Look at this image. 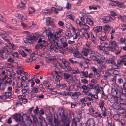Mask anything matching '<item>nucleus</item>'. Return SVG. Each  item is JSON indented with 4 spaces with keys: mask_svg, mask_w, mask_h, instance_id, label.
<instances>
[{
    "mask_svg": "<svg viewBox=\"0 0 126 126\" xmlns=\"http://www.w3.org/2000/svg\"><path fill=\"white\" fill-rule=\"evenodd\" d=\"M91 53V57L93 58L94 60H96L97 62L99 63H101V55L100 54H99L97 52L94 51H92Z\"/></svg>",
    "mask_w": 126,
    "mask_h": 126,
    "instance_id": "nucleus-8",
    "label": "nucleus"
},
{
    "mask_svg": "<svg viewBox=\"0 0 126 126\" xmlns=\"http://www.w3.org/2000/svg\"><path fill=\"white\" fill-rule=\"evenodd\" d=\"M4 83H1L0 84V90L2 91H4L5 88Z\"/></svg>",
    "mask_w": 126,
    "mask_h": 126,
    "instance_id": "nucleus-51",
    "label": "nucleus"
},
{
    "mask_svg": "<svg viewBox=\"0 0 126 126\" xmlns=\"http://www.w3.org/2000/svg\"><path fill=\"white\" fill-rule=\"evenodd\" d=\"M119 92H118L114 88H113L112 89L111 94L113 96H115L116 97H119Z\"/></svg>",
    "mask_w": 126,
    "mask_h": 126,
    "instance_id": "nucleus-25",
    "label": "nucleus"
},
{
    "mask_svg": "<svg viewBox=\"0 0 126 126\" xmlns=\"http://www.w3.org/2000/svg\"><path fill=\"white\" fill-rule=\"evenodd\" d=\"M63 77L64 80L68 84L71 85V86H73L76 81L78 80L77 78H74L71 75L67 73H63Z\"/></svg>",
    "mask_w": 126,
    "mask_h": 126,
    "instance_id": "nucleus-4",
    "label": "nucleus"
},
{
    "mask_svg": "<svg viewBox=\"0 0 126 126\" xmlns=\"http://www.w3.org/2000/svg\"><path fill=\"white\" fill-rule=\"evenodd\" d=\"M12 92H6L1 95V99H5L7 98H12Z\"/></svg>",
    "mask_w": 126,
    "mask_h": 126,
    "instance_id": "nucleus-14",
    "label": "nucleus"
},
{
    "mask_svg": "<svg viewBox=\"0 0 126 126\" xmlns=\"http://www.w3.org/2000/svg\"><path fill=\"white\" fill-rule=\"evenodd\" d=\"M81 94V93L80 92H76L72 94L71 98L73 99H76L78 98L79 96Z\"/></svg>",
    "mask_w": 126,
    "mask_h": 126,
    "instance_id": "nucleus-26",
    "label": "nucleus"
},
{
    "mask_svg": "<svg viewBox=\"0 0 126 126\" xmlns=\"http://www.w3.org/2000/svg\"><path fill=\"white\" fill-rule=\"evenodd\" d=\"M101 19L102 20L103 22L105 23H107L110 20V17L109 16H104Z\"/></svg>",
    "mask_w": 126,
    "mask_h": 126,
    "instance_id": "nucleus-28",
    "label": "nucleus"
},
{
    "mask_svg": "<svg viewBox=\"0 0 126 126\" xmlns=\"http://www.w3.org/2000/svg\"><path fill=\"white\" fill-rule=\"evenodd\" d=\"M92 96L93 94L90 93L89 95H88L87 98L88 100L87 101H91L92 102H93V98Z\"/></svg>",
    "mask_w": 126,
    "mask_h": 126,
    "instance_id": "nucleus-37",
    "label": "nucleus"
},
{
    "mask_svg": "<svg viewBox=\"0 0 126 126\" xmlns=\"http://www.w3.org/2000/svg\"><path fill=\"white\" fill-rule=\"evenodd\" d=\"M39 119H41V121L40 122L38 123L39 125H40L41 126H47V122L44 118H43L42 119H41L40 117Z\"/></svg>",
    "mask_w": 126,
    "mask_h": 126,
    "instance_id": "nucleus-22",
    "label": "nucleus"
},
{
    "mask_svg": "<svg viewBox=\"0 0 126 126\" xmlns=\"http://www.w3.org/2000/svg\"><path fill=\"white\" fill-rule=\"evenodd\" d=\"M77 31H76L75 32V34H73L72 36L73 37L74 39H77L78 37L80 35V32H76Z\"/></svg>",
    "mask_w": 126,
    "mask_h": 126,
    "instance_id": "nucleus-45",
    "label": "nucleus"
},
{
    "mask_svg": "<svg viewBox=\"0 0 126 126\" xmlns=\"http://www.w3.org/2000/svg\"><path fill=\"white\" fill-rule=\"evenodd\" d=\"M37 43L38 44L36 45L35 46V49L37 50L39 48L44 49L48 45V44L47 42L41 38L38 39Z\"/></svg>",
    "mask_w": 126,
    "mask_h": 126,
    "instance_id": "nucleus-5",
    "label": "nucleus"
},
{
    "mask_svg": "<svg viewBox=\"0 0 126 126\" xmlns=\"http://www.w3.org/2000/svg\"><path fill=\"white\" fill-rule=\"evenodd\" d=\"M53 117L52 116H49L47 118V121L50 123H52V121Z\"/></svg>",
    "mask_w": 126,
    "mask_h": 126,
    "instance_id": "nucleus-64",
    "label": "nucleus"
},
{
    "mask_svg": "<svg viewBox=\"0 0 126 126\" xmlns=\"http://www.w3.org/2000/svg\"><path fill=\"white\" fill-rule=\"evenodd\" d=\"M118 92H119V97L121 99H126V89H122L120 87H119Z\"/></svg>",
    "mask_w": 126,
    "mask_h": 126,
    "instance_id": "nucleus-11",
    "label": "nucleus"
},
{
    "mask_svg": "<svg viewBox=\"0 0 126 126\" xmlns=\"http://www.w3.org/2000/svg\"><path fill=\"white\" fill-rule=\"evenodd\" d=\"M82 26H83V28H82L85 31H87L88 29L89 28V27L87 25H86V24H84Z\"/></svg>",
    "mask_w": 126,
    "mask_h": 126,
    "instance_id": "nucleus-62",
    "label": "nucleus"
},
{
    "mask_svg": "<svg viewBox=\"0 0 126 126\" xmlns=\"http://www.w3.org/2000/svg\"><path fill=\"white\" fill-rule=\"evenodd\" d=\"M85 125V126H94V121L92 119H90L88 120Z\"/></svg>",
    "mask_w": 126,
    "mask_h": 126,
    "instance_id": "nucleus-19",
    "label": "nucleus"
},
{
    "mask_svg": "<svg viewBox=\"0 0 126 126\" xmlns=\"http://www.w3.org/2000/svg\"><path fill=\"white\" fill-rule=\"evenodd\" d=\"M15 16L16 17H18L19 19H20L22 21H23L24 20V19L23 18V16L21 14H15Z\"/></svg>",
    "mask_w": 126,
    "mask_h": 126,
    "instance_id": "nucleus-43",
    "label": "nucleus"
},
{
    "mask_svg": "<svg viewBox=\"0 0 126 126\" xmlns=\"http://www.w3.org/2000/svg\"><path fill=\"white\" fill-rule=\"evenodd\" d=\"M2 80L4 84L11 85L12 83L13 76L11 73L8 74L5 71H2L1 73Z\"/></svg>",
    "mask_w": 126,
    "mask_h": 126,
    "instance_id": "nucleus-1",
    "label": "nucleus"
},
{
    "mask_svg": "<svg viewBox=\"0 0 126 126\" xmlns=\"http://www.w3.org/2000/svg\"><path fill=\"white\" fill-rule=\"evenodd\" d=\"M59 38H57V39H54V42L55 44V47L56 49L59 50L60 52L61 53L63 54V55H66L67 53L64 51L63 49H62V46H61V43H59L58 41L59 40Z\"/></svg>",
    "mask_w": 126,
    "mask_h": 126,
    "instance_id": "nucleus-6",
    "label": "nucleus"
},
{
    "mask_svg": "<svg viewBox=\"0 0 126 126\" xmlns=\"http://www.w3.org/2000/svg\"><path fill=\"white\" fill-rule=\"evenodd\" d=\"M24 32L26 34L27 36L26 38L23 39L24 42L26 44H31L32 43V36L29 34V32L28 31H25Z\"/></svg>",
    "mask_w": 126,
    "mask_h": 126,
    "instance_id": "nucleus-12",
    "label": "nucleus"
},
{
    "mask_svg": "<svg viewBox=\"0 0 126 126\" xmlns=\"http://www.w3.org/2000/svg\"><path fill=\"white\" fill-rule=\"evenodd\" d=\"M2 49L4 53H12L13 52L12 49L9 47L8 48L4 47L2 48Z\"/></svg>",
    "mask_w": 126,
    "mask_h": 126,
    "instance_id": "nucleus-23",
    "label": "nucleus"
},
{
    "mask_svg": "<svg viewBox=\"0 0 126 126\" xmlns=\"http://www.w3.org/2000/svg\"><path fill=\"white\" fill-rule=\"evenodd\" d=\"M102 29V27L101 26H97L93 28V30L96 33L100 32Z\"/></svg>",
    "mask_w": 126,
    "mask_h": 126,
    "instance_id": "nucleus-33",
    "label": "nucleus"
},
{
    "mask_svg": "<svg viewBox=\"0 0 126 126\" xmlns=\"http://www.w3.org/2000/svg\"><path fill=\"white\" fill-rule=\"evenodd\" d=\"M106 111H103V112H101V116L100 117L102 118H104L106 117L107 115V113L106 112Z\"/></svg>",
    "mask_w": 126,
    "mask_h": 126,
    "instance_id": "nucleus-55",
    "label": "nucleus"
},
{
    "mask_svg": "<svg viewBox=\"0 0 126 126\" xmlns=\"http://www.w3.org/2000/svg\"><path fill=\"white\" fill-rule=\"evenodd\" d=\"M80 20L78 19L76 20V23L77 24L79 25L80 27H82L84 24V19L83 17H81L80 18Z\"/></svg>",
    "mask_w": 126,
    "mask_h": 126,
    "instance_id": "nucleus-20",
    "label": "nucleus"
},
{
    "mask_svg": "<svg viewBox=\"0 0 126 126\" xmlns=\"http://www.w3.org/2000/svg\"><path fill=\"white\" fill-rule=\"evenodd\" d=\"M15 92L17 94H19L20 93L21 91V88L19 86H17L15 88Z\"/></svg>",
    "mask_w": 126,
    "mask_h": 126,
    "instance_id": "nucleus-29",
    "label": "nucleus"
},
{
    "mask_svg": "<svg viewBox=\"0 0 126 126\" xmlns=\"http://www.w3.org/2000/svg\"><path fill=\"white\" fill-rule=\"evenodd\" d=\"M96 85V84H93L91 83H90L87 85V87L88 89H94L95 88V86Z\"/></svg>",
    "mask_w": 126,
    "mask_h": 126,
    "instance_id": "nucleus-41",
    "label": "nucleus"
},
{
    "mask_svg": "<svg viewBox=\"0 0 126 126\" xmlns=\"http://www.w3.org/2000/svg\"><path fill=\"white\" fill-rule=\"evenodd\" d=\"M106 46L104 45H102V46L99 45L97 46V48L99 50H102L103 51H105V49L106 48H105Z\"/></svg>",
    "mask_w": 126,
    "mask_h": 126,
    "instance_id": "nucleus-40",
    "label": "nucleus"
},
{
    "mask_svg": "<svg viewBox=\"0 0 126 126\" xmlns=\"http://www.w3.org/2000/svg\"><path fill=\"white\" fill-rule=\"evenodd\" d=\"M93 115L94 116L95 118L100 117L101 116V114L97 112H95Z\"/></svg>",
    "mask_w": 126,
    "mask_h": 126,
    "instance_id": "nucleus-53",
    "label": "nucleus"
},
{
    "mask_svg": "<svg viewBox=\"0 0 126 126\" xmlns=\"http://www.w3.org/2000/svg\"><path fill=\"white\" fill-rule=\"evenodd\" d=\"M11 44L10 42V43H9L7 42H0V45H2L3 46H4V47H7L8 48L9 47H10V44Z\"/></svg>",
    "mask_w": 126,
    "mask_h": 126,
    "instance_id": "nucleus-34",
    "label": "nucleus"
},
{
    "mask_svg": "<svg viewBox=\"0 0 126 126\" xmlns=\"http://www.w3.org/2000/svg\"><path fill=\"white\" fill-rule=\"evenodd\" d=\"M105 103L104 102L103 100H102L100 102L99 104V106L100 108L102 111H106V108L104 106Z\"/></svg>",
    "mask_w": 126,
    "mask_h": 126,
    "instance_id": "nucleus-21",
    "label": "nucleus"
},
{
    "mask_svg": "<svg viewBox=\"0 0 126 126\" xmlns=\"http://www.w3.org/2000/svg\"><path fill=\"white\" fill-rule=\"evenodd\" d=\"M12 53H6L4 55V57L6 59H7L9 57H10V56L11 55Z\"/></svg>",
    "mask_w": 126,
    "mask_h": 126,
    "instance_id": "nucleus-63",
    "label": "nucleus"
},
{
    "mask_svg": "<svg viewBox=\"0 0 126 126\" xmlns=\"http://www.w3.org/2000/svg\"><path fill=\"white\" fill-rule=\"evenodd\" d=\"M106 33L105 32H102L101 34V37L99 38V39L101 41H104L106 40V37L105 36Z\"/></svg>",
    "mask_w": 126,
    "mask_h": 126,
    "instance_id": "nucleus-27",
    "label": "nucleus"
},
{
    "mask_svg": "<svg viewBox=\"0 0 126 126\" xmlns=\"http://www.w3.org/2000/svg\"><path fill=\"white\" fill-rule=\"evenodd\" d=\"M61 46H62V49H63L65 51V48H67V47L68 44L67 43L65 42H62Z\"/></svg>",
    "mask_w": 126,
    "mask_h": 126,
    "instance_id": "nucleus-36",
    "label": "nucleus"
},
{
    "mask_svg": "<svg viewBox=\"0 0 126 126\" xmlns=\"http://www.w3.org/2000/svg\"><path fill=\"white\" fill-rule=\"evenodd\" d=\"M107 62L109 63H111L113 64L114 62V60L112 59H110L109 60H107Z\"/></svg>",
    "mask_w": 126,
    "mask_h": 126,
    "instance_id": "nucleus-59",
    "label": "nucleus"
},
{
    "mask_svg": "<svg viewBox=\"0 0 126 126\" xmlns=\"http://www.w3.org/2000/svg\"><path fill=\"white\" fill-rule=\"evenodd\" d=\"M111 75V74L109 72H106L105 74L104 75V79L106 80L108 77H110Z\"/></svg>",
    "mask_w": 126,
    "mask_h": 126,
    "instance_id": "nucleus-42",
    "label": "nucleus"
},
{
    "mask_svg": "<svg viewBox=\"0 0 126 126\" xmlns=\"http://www.w3.org/2000/svg\"><path fill=\"white\" fill-rule=\"evenodd\" d=\"M112 67L114 69H116L119 68V66L115 62L112 64Z\"/></svg>",
    "mask_w": 126,
    "mask_h": 126,
    "instance_id": "nucleus-60",
    "label": "nucleus"
},
{
    "mask_svg": "<svg viewBox=\"0 0 126 126\" xmlns=\"http://www.w3.org/2000/svg\"><path fill=\"white\" fill-rule=\"evenodd\" d=\"M121 99L119 97H115L111 98L110 102L111 103H117L118 104H121L120 102Z\"/></svg>",
    "mask_w": 126,
    "mask_h": 126,
    "instance_id": "nucleus-17",
    "label": "nucleus"
},
{
    "mask_svg": "<svg viewBox=\"0 0 126 126\" xmlns=\"http://www.w3.org/2000/svg\"><path fill=\"white\" fill-rule=\"evenodd\" d=\"M81 83L84 84H87L88 83V80L85 79H81Z\"/></svg>",
    "mask_w": 126,
    "mask_h": 126,
    "instance_id": "nucleus-61",
    "label": "nucleus"
},
{
    "mask_svg": "<svg viewBox=\"0 0 126 126\" xmlns=\"http://www.w3.org/2000/svg\"><path fill=\"white\" fill-rule=\"evenodd\" d=\"M110 44L113 47H116L117 46V44L115 41H110Z\"/></svg>",
    "mask_w": 126,
    "mask_h": 126,
    "instance_id": "nucleus-50",
    "label": "nucleus"
},
{
    "mask_svg": "<svg viewBox=\"0 0 126 126\" xmlns=\"http://www.w3.org/2000/svg\"><path fill=\"white\" fill-rule=\"evenodd\" d=\"M77 122L75 121L74 119L72 120V122L71 123V126H77Z\"/></svg>",
    "mask_w": 126,
    "mask_h": 126,
    "instance_id": "nucleus-57",
    "label": "nucleus"
},
{
    "mask_svg": "<svg viewBox=\"0 0 126 126\" xmlns=\"http://www.w3.org/2000/svg\"><path fill=\"white\" fill-rule=\"evenodd\" d=\"M37 116H33L32 115V117L33 118V124H35V125H36L37 122Z\"/></svg>",
    "mask_w": 126,
    "mask_h": 126,
    "instance_id": "nucleus-46",
    "label": "nucleus"
},
{
    "mask_svg": "<svg viewBox=\"0 0 126 126\" xmlns=\"http://www.w3.org/2000/svg\"><path fill=\"white\" fill-rule=\"evenodd\" d=\"M13 118L16 122H19L23 120V117L20 114L16 113L13 115Z\"/></svg>",
    "mask_w": 126,
    "mask_h": 126,
    "instance_id": "nucleus-15",
    "label": "nucleus"
},
{
    "mask_svg": "<svg viewBox=\"0 0 126 126\" xmlns=\"http://www.w3.org/2000/svg\"><path fill=\"white\" fill-rule=\"evenodd\" d=\"M105 48L107 49V50L111 51H113L114 49V47L112 46H106Z\"/></svg>",
    "mask_w": 126,
    "mask_h": 126,
    "instance_id": "nucleus-52",
    "label": "nucleus"
},
{
    "mask_svg": "<svg viewBox=\"0 0 126 126\" xmlns=\"http://www.w3.org/2000/svg\"><path fill=\"white\" fill-rule=\"evenodd\" d=\"M46 23L48 26H51L52 28H54L55 26L53 21L49 17H47L46 18Z\"/></svg>",
    "mask_w": 126,
    "mask_h": 126,
    "instance_id": "nucleus-16",
    "label": "nucleus"
},
{
    "mask_svg": "<svg viewBox=\"0 0 126 126\" xmlns=\"http://www.w3.org/2000/svg\"><path fill=\"white\" fill-rule=\"evenodd\" d=\"M89 111L90 113L92 114H94V113L95 111V110L94 109L93 107L91 106L89 107Z\"/></svg>",
    "mask_w": 126,
    "mask_h": 126,
    "instance_id": "nucleus-47",
    "label": "nucleus"
},
{
    "mask_svg": "<svg viewBox=\"0 0 126 126\" xmlns=\"http://www.w3.org/2000/svg\"><path fill=\"white\" fill-rule=\"evenodd\" d=\"M81 73L83 77L88 78V72L87 71H81Z\"/></svg>",
    "mask_w": 126,
    "mask_h": 126,
    "instance_id": "nucleus-32",
    "label": "nucleus"
},
{
    "mask_svg": "<svg viewBox=\"0 0 126 126\" xmlns=\"http://www.w3.org/2000/svg\"><path fill=\"white\" fill-rule=\"evenodd\" d=\"M20 77H17L21 81V86L22 87L25 88L27 86V83H30L32 86V82L30 80V75L28 74L25 75H24L20 76Z\"/></svg>",
    "mask_w": 126,
    "mask_h": 126,
    "instance_id": "nucleus-3",
    "label": "nucleus"
},
{
    "mask_svg": "<svg viewBox=\"0 0 126 126\" xmlns=\"http://www.w3.org/2000/svg\"><path fill=\"white\" fill-rule=\"evenodd\" d=\"M120 104H114L113 105V107H114V109L116 110H118L120 108Z\"/></svg>",
    "mask_w": 126,
    "mask_h": 126,
    "instance_id": "nucleus-58",
    "label": "nucleus"
},
{
    "mask_svg": "<svg viewBox=\"0 0 126 126\" xmlns=\"http://www.w3.org/2000/svg\"><path fill=\"white\" fill-rule=\"evenodd\" d=\"M10 37L9 36L6 35L4 37H2V39L5 41V42H7L9 43H10L9 41V38Z\"/></svg>",
    "mask_w": 126,
    "mask_h": 126,
    "instance_id": "nucleus-44",
    "label": "nucleus"
},
{
    "mask_svg": "<svg viewBox=\"0 0 126 126\" xmlns=\"http://www.w3.org/2000/svg\"><path fill=\"white\" fill-rule=\"evenodd\" d=\"M51 41H52V42L48 44V47L49 48V50L50 51L53 53H55L57 51L55 50V44L54 42V38L52 39Z\"/></svg>",
    "mask_w": 126,
    "mask_h": 126,
    "instance_id": "nucleus-13",
    "label": "nucleus"
},
{
    "mask_svg": "<svg viewBox=\"0 0 126 126\" xmlns=\"http://www.w3.org/2000/svg\"><path fill=\"white\" fill-rule=\"evenodd\" d=\"M17 68L18 70L16 71V73L18 74L17 77H20V76L24 75H25L28 74L26 72H24L23 70V68L22 65L20 64H18L17 65Z\"/></svg>",
    "mask_w": 126,
    "mask_h": 126,
    "instance_id": "nucleus-9",
    "label": "nucleus"
},
{
    "mask_svg": "<svg viewBox=\"0 0 126 126\" xmlns=\"http://www.w3.org/2000/svg\"><path fill=\"white\" fill-rule=\"evenodd\" d=\"M95 86L94 89L96 90V94H98L101 91V90L99 89V86L98 84H96V85Z\"/></svg>",
    "mask_w": 126,
    "mask_h": 126,
    "instance_id": "nucleus-39",
    "label": "nucleus"
},
{
    "mask_svg": "<svg viewBox=\"0 0 126 126\" xmlns=\"http://www.w3.org/2000/svg\"><path fill=\"white\" fill-rule=\"evenodd\" d=\"M83 35L85 38L87 39H88L90 37V34H89L87 32H85L83 33Z\"/></svg>",
    "mask_w": 126,
    "mask_h": 126,
    "instance_id": "nucleus-56",
    "label": "nucleus"
},
{
    "mask_svg": "<svg viewBox=\"0 0 126 126\" xmlns=\"http://www.w3.org/2000/svg\"><path fill=\"white\" fill-rule=\"evenodd\" d=\"M38 36L36 34H33L32 36V43L36 42L38 39Z\"/></svg>",
    "mask_w": 126,
    "mask_h": 126,
    "instance_id": "nucleus-30",
    "label": "nucleus"
},
{
    "mask_svg": "<svg viewBox=\"0 0 126 126\" xmlns=\"http://www.w3.org/2000/svg\"><path fill=\"white\" fill-rule=\"evenodd\" d=\"M66 27L70 30H73V31H75V29L72 25L69 24H67L66 25Z\"/></svg>",
    "mask_w": 126,
    "mask_h": 126,
    "instance_id": "nucleus-49",
    "label": "nucleus"
},
{
    "mask_svg": "<svg viewBox=\"0 0 126 126\" xmlns=\"http://www.w3.org/2000/svg\"><path fill=\"white\" fill-rule=\"evenodd\" d=\"M58 111L60 115H61L62 121L64 123L67 119V115H65V113L64 110L62 108L59 109Z\"/></svg>",
    "mask_w": 126,
    "mask_h": 126,
    "instance_id": "nucleus-10",
    "label": "nucleus"
},
{
    "mask_svg": "<svg viewBox=\"0 0 126 126\" xmlns=\"http://www.w3.org/2000/svg\"><path fill=\"white\" fill-rule=\"evenodd\" d=\"M68 60L72 64H78L79 63V61H76L74 58H69Z\"/></svg>",
    "mask_w": 126,
    "mask_h": 126,
    "instance_id": "nucleus-31",
    "label": "nucleus"
},
{
    "mask_svg": "<svg viewBox=\"0 0 126 126\" xmlns=\"http://www.w3.org/2000/svg\"><path fill=\"white\" fill-rule=\"evenodd\" d=\"M68 86V87H67V86L66 84L65 83H63L62 84H60L59 86L61 87H62L63 88H65V89L66 90H71L70 89V86Z\"/></svg>",
    "mask_w": 126,
    "mask_h": 126,
    "instance_id": "nucleus-35",
    "label": "nucleus"
},
{
    "mask_svg": "<svg viewBox=\"0 0 126 126\" xmlns=\"http://www.w3.org/2000/svg\"><path fill=\"white\" fill-rule=\"evenodd\" d=\"M62 31L61 29H59L57 30L56 32L52 33L49 29H47L46 30V34L47 35L48 37L51 40L52 39L54 38V39L60 37L61 36V33Z\"/></svg>",
    "mask_w": 126,
    "mask_h": 126,
    "instance_id": "nucleus-2",
    "label": "nucleus"
},
{
    "mask_svg": "<svg viewBox=\"0 0 126 126\" xmlns=\"http://www.w3.org/2000/svg\"><path fill=\"white\" fill-rule=\"evenodd\" d=\"M73 55L75 57L79 58H81L83 57V56L80 52L78 50H75L73 53Z\"/></svg>",
    "mask_w": 126,
    "mask_h": 126,
    "instance_id": "nucleus-18",
    "label": "nucleus"
},
{
    "mask_svg": "<svg viewBox=\"0 0 126 126\" xmlns=\"http://www.w3.org/2000/svg\"><path fill=\"white\" fill-rule=\"evenodd\" d=\"M69 63H70L69 62L66 61L63 63V64L65 66L67 70L69 71L71 74H79V69L78 68L76 69H73L69 65Z\"/></svg>",
    "mask_w": 126,
    "mask_h": 126,
    "instance_id": "nucleus-7",
    "label": "nucleus"
},
{
    "mask_svg": "<svg viewBox=\"0 0 126 126\" xmlns=\"http://www.w3.org/2000/svg\"><path fill=\"white\" fill-rule=\"evenodd\" d=\"M10 46L11 47V49H12L13 50V49L14 50H16V46L14 45L13 43H11V44H10Z\"/></svg>",
    "mask_w": 126,
    "mask_h": 126,
    "instance_id": "nucleus-54",
    "label": "nucleus"
},
{
    "mask_svg": "<svg viewBox=\"0 0 126 126\" xmlns=\"http://www.w3.org/2000/svg\"><path fill=\"white\" fill-rule=\"evenodd\" d=\"M87 98L86 97L80 99L79 102V104H82L83 106H86V103H85L87 101Z\"/></svg>",
    "mask_w": 126,
    "mask_h": 126,
    "instance_id": "nucleus-24",
    "label": "nucleus"
},
{
    "mask_svg": "<svg viewBox=\"0 0 126 126\" xmlns=\"http://www.w3.org/2000/svg\"><path fill=\"white\" fill-rule=\"evenodd\" d=\"M65 34L66 36L68 37V38L71 37L72 35L71 32L69 31H67L65 33Z\"/></svg>",
    "mask_w": 126,
    "mask_h": 126,
    "instance_id": "nucleus-48",
    "label": "nucleus"
},
{
    "mask_svg": "<svg viewBox=\"0 0 126 126\" xmlns=\"http://www.w3.org/2000/svg\"><path fill=\"white\" fill-rule=\"evenodd\" d=\"M86 23L90 25H92L93 24V21L90 18H86Z\"/></svg>",
    "mask_w": 126,
    "mask_h": 126,
    "instance_id": "nucleus-38",
    "label": "nucleus"
}]
</instances>
